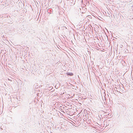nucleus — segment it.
I'll return each mask as SVG.
<instances>
[{
	"mask_svg": "<svg viewBox=\"0 0 133 133\" xmlns=\"http://www.w3.org/2000/svg\"><path fill=\"white\" fill-rule=\"evenodd\" d=\"M132 8H133V6H132Z\"/></svg>",
	"mask_w": 133,
	"mask_h": 133,
	"instance_id": "nucleus-2",
	"label": "nucleus"
},
{
	"mask_svg": "<svg viewBox=\"0 0 133 133\" xmlns=\"http://www.w3.org/2000/svg\"><path fill=\"white\" fill-rule=\"evenodd\" d=\"M132 11H133V10H132Z\"/></svg>",
	"mask_w": 133,
	"mask_h": 133,
	"instance_id": "nucleus-3",
	"label": "nucleus"
},
{
	"mask_svg": "<svg viewBox=\"0 0 133 133\" xmlns=\"http://www.w3.org/2000/svg\"><path fill=\"white\" fill-rule=\"evenodd\" d=\"M67 75L70 76H72L73 75V74L71 72H67Z\"/></svg>",
	"mask_w": 133,
	"mask_h": 133,
	"instance_id": "nucleus-1",
	"label": "nucleus"
}]
</instances>
